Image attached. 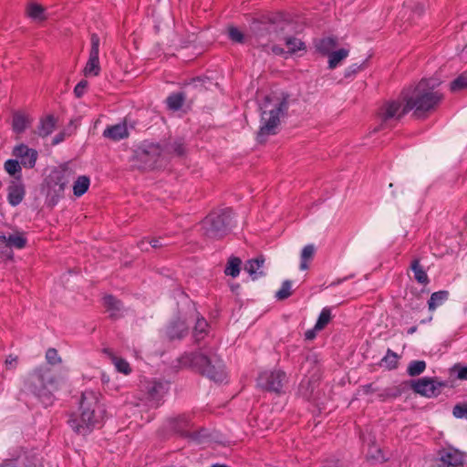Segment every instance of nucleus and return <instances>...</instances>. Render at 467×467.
<instances>
[{"mask_svg": "<svg viewBox=\"0 0 467 467\" xmlns=\"http://www.w3.org/2000/svg\"><path fill=\"white\" fill-rule=\"evenodd\" d=\"M440 84L438 78L421 79L412 89L403 92L407 109L413 110L417 116L434 109L442 99V94L437 89Z\"/></svg>", "mask_w": 467, "mask_h": 467, "instance_id": "obj_1", "label": "nucleus"}, {"mask_svg": "<svg viewBox=\"0 0 467 467\" xmlns=\"http://www.w3.org/2000/svg\"><path fill=\"white\" fill-rule=\"evenodd\" d=\"M430 467H466V455L455 449H442Z\"/></svg>", "mask_w": 467, "mask_h": 467, "instance_id": "obj_10", "label": "nucleus"}, {"mask_svg": "<svg viewBox=\"0 0 467 467\" xmlns=\"http://www.w3.org/2000/svg\"><path fill=\"white\" fill-rule=\"evenodd\" d=\"M337 46V42L335 37H325L320 39L316 47L320 53L328 57Z\"/></svg>", "mask_w": 467, "mask_h": 467, "instance_id": "obj_27", "label": "nucleus"}, {"mask_svg": "<svg viewBox=\"0 0 467 467\" xmlns=\"http://www.w3.org/2000/svg\"><path fill=\"white\" fill-rule=\"evenodd\" d=\"M426 368V362L423 360H412L409 363L407 373L410 377L419 376L424 372Z\"/></svg>", "mask_w": 467, "mask_h": 467, "instance_id": "obj_36", "label": "nucleus"}, {"mask_svg": "<svg viewBox=\"0 0 467 467\" xmlns=\"http://www.w3.org/2000/svg\"><path fill=\"white\" fill-rule=\"evenodd\" d=\"M72 179L73 174L68 169L55 170L49 174L47 181V195L52 204H56L63 197Z\"/></svg>", "mask_w": 467, "mask_h": 467, "instance_id": "obj_8", "label": "nucleus"}, {"mask_svg": "<svg viewBox=\"0 0 467 467\" xmlns=\"http://www.w3.org/2000/svg\"><path fill=\"white\" fill-rule=\"evenodd\" d=\"M8 255L12 254V249H22L26 244V238L21 232H15L6 235Z\"/></svg>", "mask_w": 467, "mask_h": 467, "instance_id": "obj_23", "label": "nucleus"}, {"mask_svg": "<svg viewBox=\"0 0 467 467\" xmlns=\"http://www.w3.org/2000/svg\"><path fill=\"white\" fill-rule=\"evenodd\" d=\"M446 385L445 381L438 380L436 378L424 377L411 381L410 387L415 393L431 399L438 397Z\"/></svg>", "mask_w": 467, "mask_h": 467, "instance_id": "obj_9", "label": "nucleus"}, {"mask_svg": "<svg viewBox=\"0 0 467 467\" xmlns=\"http://www.w3.org/2000/svg\"><path fill=\"white\" fill-rule=\"evenodd\" d=\"M148 244H150L153 248L162 246V244L161 243V241L159 239H152L150 241L142 240L140 242L139 246H140V250L147 251Z\"/></svg>", "mask_w": 467, "mask_h": 467, "instance_id": "obj_48", "label": "nucleus"}, {"mask_svg": "<svg viewBox=\"0 0 467 467\" xmlns=\"http://www.w3.org/2000/svg\"><path fill=\"white\" fill-rule=\"evenodd\" d=\"M104 352L108 355L118 372L124 375H129L131 372L130 365L126 359L118 357L110 349H105Z\"/></svg>", "mask_w": 467, "mask_h": 467, "instance_id": "obj_20", "label": "nucleus"}, {"mask_svg": "<svg viewBox=\"0 0 467 467\" xmlns=\"http://www.w3.org/2000/svg\"><path fill=\"white\" fill-rule=\"evenodd\" d=\"M331 319V311L329 308L325 307L319 314L318 319L315 325V329L321 330L323 329Z\"/></svg>", "mask_w": 467, "mask_h": 467, "instance_id": "obj_39", "label": "nucleus"}, {"mask_svg": "<svg viewBox=\"0 0 467 467\" xmlns=\"http://www.w3.org/2000/svg\"><path fill=\"white\" fill-rule=\"evenodd\" d=\"M25 187L20 181L13 182L8 187L7 200L12 206L18 205L24 199Z\"/></svg>", "mask_w": 467, "mask_h": 467, "instance_id": "obj_18", "label": "nucleus"}, {"mask_svg": "<svg viewBox=\"0 0 467 467\" xmlns=\"http://www.w3.org/2000/svg\"><path fill=\"white\" fill-rule=\"evenodd\" d=\"M416 329H417L416 327H411L410 328H409L408 334H413L416 331Z\"/></svg>", "mask_w": 467, "mask_h": 467, "instance_id": "obj_58", "label": "nucleus"}, {"mask_svg": "<svg viewBox=\"0 0 467 467\" xmlns=\"http://www.w3.org/2000/svg\"><path fill=\"white\" fill-rule=\"evenodd\" d=\"M360 67H361V66H358L357 64H353V65L349 66L345 70V77L349 78V77L353 76L360 69Z\"/></svg>", "mask_w": 467, "mask_h": 467, "instance_id": "obj_53", "label": "nucleus"}, {"mask_svg": "<svg viewBox=\"0 0 467 467\" xmlns=\"http://www.w3.org/2000/svg\"><path fill=\"white\" fill-rule=\"evenodd\" d=\"M285 380V374L283 371H265L259 375L257 384L266 390L279 392Z\"/></svg>", "mask_w": 467, "mask_h": 467, "instance_id": "obj_12", "label": "nucleus"}, {"mask_svg": "<svg viewBox=\"0 0 467 467\" xmlns=\"http://www.w3.org/2000/svg\"><path fill=\"white\" fill-rule=\"evenodd\" d=\"M59 389V381L47 367H39L30 372L24 382L25 391L36 397L45 406L54 400V393Z\"/></svg>", "mask_w": 467, "mask_h": 467, "instance_id": "obj_5", "label": "nucleus"}, {"mask_svg": "<svg viewBox=\"0 0 467 467\" xmlns=\"http://www.w3.org/2000/svg\"><path fill=\"white\" fill-rule=\"evenodd\" d=\"M211 467H229V466L226 464L214 463Z\"/></svg>", "mask_w": 467, "mask_h": 467, "instance_id": "obj_57", "label": "nucleus"}, {"mask_svg": "<svg viewBox=\"0 0 467 467\" xmlns=\"http://www.w3.org/2000/svg\"><path fill=\"white\" fill-rule=\"evenodd\" d=\"M280 40H284L287 48L288 52L293 54L296 51L305 50L306 46L305 43L302 42L300 39L295 38V37H282Z\"/></svg>", "mask_w": 467, "mask_h": 467, "instance_id": "obj_34", "label": "nucleus"}, {"mask_svg": "<svg viewBox=\"0 0 467 467\" xmlns=\"http://www.w3.org/2000/svg\"><path fill=\"white\" fill-rule=\"evenodd\" d=\"M233 211L224 208L210 213L202 222L205 235L211 238H219L226 234L231 225Z\"/></svg>", "mask_w": 467, "mask_h": 467, "instance_id": "obj_7", "label": "nucleus"}, {"mask_svg": "<svg viewBox=\"0 0 467 467\" xmlns=\"http://www.w3.org/2000/svg\"><path fill=\"white\" fill-rule=\"evenodd\" d=\"M173 152L177 155H182L184 152V148L182 143L181 142H175L173 145Z\"/></svg>", "mask_w": 467, "mask_h": 467, "instance_id": "obj_54", "label": "nucleus"}, {"mask_svg": "<svg viewBox=\"0 0 467 467\" xmlns=\"http://www.w3.org/2000/svg\"><path fill=\"white\" fill-rule=\"evenodd\" d=\"M25 14L33 23L36 24H41L48 17L47 9L36 2H29L26 5Z\"/></svg>", "mask_w": 467, "mask_h": 467, "instance_id": "obj_16", "label": "nucleus"}, {"mask_svg": "<svg viewBox=\"0 0 467 467\" xmlns=\"http://www.w3.org/2000/svg\"><path fill=\"white\" fill-rule=\"evenodd\" d=\"M21 166L17 160L13 159L7 160L4 164L5 171L18 180L21 177Z\"/></svg>", "mask_w": 467, "mask_h": 467, "instance_id": "obj_33", "label": "nucleus"}, {"mask_svg": "<svg viewBox=\"0 0 467 467\" xmlns=\"http://www.w3.org/2000/svg\"><path fill=\"white\" fill-rule=\"evenodd\" d=\"M410 269L412 270L414 274V278L418 283L421 285H427L429 283L428 275L422 268V266L420 265L419 259H414L412 261Z\"/></svg>", "mask_w": 467, "mask_h": 467, "instance_id": "obj_30", "label": "nucleus"}, {"mask_svg": "<svg viewBox=\"0 0 467 467\" xmlns=\"http://www.w3.org/2000/svg\"><path fill=\"white\" fill-rule=\"evenodd\" d=\"M316 253V247L314 244H306L301 251L300 254V270H306L308 268V263L313 259Z\"/></svg>", "mask_w": 467, "mask_h": 467, "instance_id": "obj_28", "label": "nucleus"}, {"mask_svg": "<svg viewBox=\"0 0 467 467\" xmlns=\"http://www.w3.org/2000/svg\"><path fill=\"white\" fill-rule=\"evenodd\" d=\"M317 329H315V327L313 329H309L306 332L305 334V337L306 339L308 340H311V339H314L316 337V331Z\"/></svg>", "mask_w": 467, "mask_h": 467, "instance_id": "obj_55", "label": "nucleus"}, {"mask_svg": "<svg viewBox=\"0 0 467 467\" xmlns=\"http://www.w3.org/2000/svg\"><path fill=\"white\" fill-rule=\"evenodd\" d=\"M103 302L111 317H118L121 314L122 304L112 296H106Z\"/></svg>", "mask_w": 467, "mask_h": 467, "instance_id": "obj_24", "label": "nucleus"}, {"mask_svg": "<svg viewBox=\"0 0 467 467\" xmlns=\"http://www.w3.org/2000/svg\"><path fill=\"white\" fill-rule=\"evenodd\" d=\"M63 140H64V134H62V133L57 134L53 139V144H55V145L58 144V143H60Z\"/></svg>", "mask_w": 467, "mask_h": 467, "instance_id": "obj_56", "label": "nucleus"}, {"mask_svg": "<svg viewBox=\"0 0 467 467\" xmlns=\"http://www.w3.org/2000/svg\"><path fill=\"white\" fill-rule=\"evenodd\" d=\"M148 398L151 406L158 407L163 396L169 390V383L166 381H151L148 387Z\"/></svg>", "mask_w": 467, "mask_h": 467, "instance_id": "obj_15", "label": "nucleus"}, {"mask_svg": "<svg viewBox=\"0 0 467 467\" xmlns=\"http://www.w3.org/2000/svg\"><path fill=\"white\" fill-rule=\"evenodd\" d=\"M264 264L265 260L261 257L249 260L244 265V271L249 274L253 280H256L265 275Z\"/></svg>", "mask_w": 467, "mask_h": 467, "instance_id": "obj_19", "label": "nucleus"}, {"mask_svg": "<svg viewBox=\"0 0 467 467\" xmlns=\"http://www.w3.org/2000/svg\"><path fill=\"white\" fill-rule=\"evenodd\" d=\"M452 92H459L467 88V70L459 75L450 85Z\"/></svg>", "mask_w": 467, "mask_h": 467, "instance_id": "obj_37", "label": "nucleus"}, {"mask_svg": "<svg viewBox=\"0 0 467 467\" xmlns=\"http://www.w3.org/2000/svg\"><path fill=\"white\" fill-rule=\"evenodd\" d=\"M129 136L127 125L125 123H118L107 127L103 131V137L114 141L123 140Z\"/></svg>", "mask_w": 467, "mask_h": 467, "instance_id": "obj_17", "label": "nucleus"}, {"mask_svg": "<svg viewBox=\"0 0 467 467\" xmlns=\"http://www.w3.org/2000/svg\"><path fill=\"white\" fill-rule=\"evenodd\" d=\"M409 111L410 109H407V102L402 106L400 101L391 100L384 104L379 114L381 120L387 122L400 119Z\"/></svg>", "mask_w": 467, "mask_h": 467, "instance_id": "obj_13", "label": "nucleus"}, {"mask_svg": "<svg viewBox=\"0 0 467 467\" xmlns=\"http://www.w3.org/2000/svg\"><path fill=\"white\" fill-rule=\"evenodd\" d=\"M183 102L184 97L182 93H173L166 99L167 106L171 110H178L181 109Z\"/></svg>", "mask_w": 467, "mask_h": 467, "instance_id": "obj_38", "label": "nucleus"}, {"mask_svg": "<svg viewBox=\"0 0 467 467\" xmlns=\"http://www.w3.org/2000/svg\"><path fill=\"white\" fill-rule=\"evenodd\" d=\"M104 412L99 403V394L94 390H86L82 393L79 416H72L68 423L75 432L87 435L102 421Z\"/></svg>", "mask_w": 467, "mask_h": 467, "instance_id": "obj_2", "label": "nucleus"}, {"mask_svg": "<svg viewBox=\"0 0 467 467\" xmlns=\"http://www.w3.org/2000/svg\"><path fill=\"white\" fill-rule=\"evenodd\" d=\"M32 119L22 112H16L13 115L12 128L16 133L24 132L31 124Z\"/></svg>", "mask_w": 467, "mask_h": 467, "instance_id": "obj_21", "label": "nucleus"}, {"mask_svg": "<svg viewBox=\"0 0 467 467\" xmlns=\"http://www.w3.org/2000/svg\"><path fill=\"white\" fill-rule=\"evenodd\" d=\"M88 87V81L87 80H81L79 81L75 88H74V94L76 95L77 98H80L83 96V94L85 93L86 91V88Z\"/></svg>", "mask_w": 467, "mask_h": 467, "instance_id": "obj_50", "label": "nucleus"}, {"mask_svg": "<svg viewBox=\"0 0 467 467\" xmlns=\"http://www.w3.org/2000/svg\"><path fill=\"white\" fill-rule=\"evenodd\" d=\"M382 362L389 368H395L398 365V355L390 349H388L386 356L382 358Z\"/></svg>", "mask_w": 467, "mask_h": 467, "instance_id": "obj_43", "label": "nucleus"}, {"mask_svg": "<svg viewBox=\"0 0 467 467\" xmlns=\"http://www.w3.org/2000/svg\"><path fill=\"white\" fill-rule=\"evenodd\" d=\"M13 155L26 169L34 168L38 157V153L36 150L25 144L16 146L13 150Z\"/></svg>", "mask_w": 467, "mask_h": 467, "instance_id": "obj_14", "label": "nucleus"}, {"mask_svg": "<svg viewBox=\"0 0 467 467\" xmlns=\"http://www.w3.org/2000/svg\"><path fill=\"white\" fill-rule=\"evenodd\" d=\"M0 254L8 255L6 235L0 232Z\"/></svg>", "mask_w": 467, "mask_h": 467, "instance_id": "obj_51", "label": "nucleus"}, {"mask_svg": "<svg viewBox=\"0 0 467 467\" xmlns=\"http://www.w3.org/2000/svg\"><path fill=\"white\" fill-rule=\"evenodd\" d=\"M449 296L447 291L441 290L433 293L428 301V306L431 311L435 310L438 306H441Z\"/></svg>", "mask_w": 467, "mask_h": 467, "instance_id": "obj_31", "label": "nucleus"}, {"mask_svg": "<svg viewBox=\"0 0 467 467\" xmlns=\"http://www.w3.org/2000/svg\"><path fill=\"white\" fill-rule=\"evenodd\" d=\"M99 45L100 39L97 34H92L90 36V50L88 62L83 68L85 77L99 76L101 70L99 63Z\"/></svg>", "mask_w": 467, "mask_h": 467, "instance_id": "obj_11", "label": "nucleus"}, {"mask_svg": "<svg viewBox=\"0 0 467 467\" xmlns=\"http://www.w3.org/2000/svg\"><path fill=\"white\" fill-rule=\"evenodd\" d=\"M349 54V49L348 48H339L337 50H334L329 56H328V67L330 69H333L338 66V64L348 57Z\"/></svg>", "mask_w": 467, "mask_h": 467, "instance_id": "obj_29", "label": "nucleus"}, {"mask_svg": "<svg viewBox=\"0 0 467 467\" xmlns=\"http://www.w3.org/2000/svg\"><path fill=\"white\" fill-rule=\"evenodd\" d=\"M90 185V180L88 176H78L73 182V193L76 197H80L87 192Z\"/></svg>", "mask_w": 467, "mask_h": 467, "instance_id": "obj_26", "label": "nucleus"}, {"mask_svg": "<svg viewBox=\"0 0 467 467\" xmlns=\"http://www.w3.org/2000/svg\"><path fill=\"white\" fill-rule=\"evenodd\" d=\"M208 323L204 318H198L194 327L193 335L196 340L202 338L206 333Z\"/></svg>", "mask_w": 467, "mask_h": 467, "instance_id": "obj_40", "label": "nucleus"}, {"mask_svg": "<svg viewBox=\"0 0 467 467\" xmlns=\"http://www.w3.org/2000/svg\"><path fill=\"white\" fill-rule=\"evenodd\" d=\"M142 154L149 156L147 161L150 162V166L154 164L157 161L158 156L161 154V149L158 144H149L146 145L145 148L142 149Z\"/></svg>", "mask_w": 467, "mask_h": 467, "instance_id": "obj_32", "label": "nucleus"}, {"mask_svg": "<svg viewBox=\"0 0 467 467\" xmlns=\"http://www.w3.org/2000/svg\"><path fill=\"white\" fill-rule=\"evenodd\" d=\"M187 326L184 321L178 319L167 328V336L170 339H180L187 334Z\"/></svg>", "mask_w": 467, "mask_h": 467, "instance_id": "obj_22", "label": "nucleus"}, {"mask_svg": "<svg viewBox=\"0 0 467 467\" xmlns=\"http://www.w3.org/2000/svg\"><path fill=\"white\" fill-rule=\"evenodd\" d=\"M240 266L241 260L237 257H232L227 263V265L224 269V273L226 275L236 277L240 273Z\"/></svg>", "mask_w": 467, "mask_h": 467, "instance_id": "obj_35", "label": "nucleus"}, {"mask_svg": "<svg viewBox=\"0 0 467 467\" xmlns=\"http://www.w3.org/2000/svg\"><path fill=\"white\" fill-rule=\"evenodd\" d=\"M190 425V417L187 415H181L175 419L174 430L178 432L183 433L185 431V429Z\"/></svg>", "mask_w": 467, "mask_h": 467, "instance_id": "obj_41", "label": "nucleus"}, {"mask_svg": "<svg viewBox=\"0 0 467 467\" xmlns=\"http://www.w3.org/2000/svg\"><path fill=\"white\" fill-rule=\"evenodd\" d=\"M452 415L457 419H467V404H457L453 407Z\"/></svg>", "mask_w": 467, "mask_h": 467, "instance_id": "obj_45", "label": "nucleus"}, {"mask_svg": "<svg viewBox=\"0 0 467 467\" xmlns=\"http://www.w3.org/2000/svg\"><path fill=\"white\" fill-rule=\"evenodd\" d=\"M292 284L290 281L285 280L283 282L281 288L276 291L275 297L278 300H284L291 295Z\"/></svg>", "mask_w": 467, "mask_h": 467, "instance_id": "obj_42", "label": "nucleus"}, {"mask_svg": "<svg viewBox=\"0 0 467 467\" xmlns=\"http://www.w3.org/2000/svg\"><path fill=\"white\" fill-rule=\"evenodd\" d=\"M178 362L181 367L199 371L215 382H223L226 378L223 360L203 348L185 352L179 358Z\"/></svg>", "mask_w": 467, "mask_h": 467, "instance_id": "obj_3", "label": "nucleus"}, {"mask_svg": "<svg viewBox=\"0 0 467 467\" xmlns=\"http://www.w3.org/2000/svg\"><path fill=\"white\" fill-rule=\"evenodd\" d=\"M47 362L50 365H57L61 362L57 350L56 348H48L46 352Z\"/></svg>", "mask_w": 467, "mask_h": 467, "instance_id": "obj_44", "label": "nucleus"}, {"mask_svg": "<svg viewBox=\"0 0 467 467\" xmlns=\"http://www.w3.org/2000/svg\"><path fill=\"white\" fill-rule=\"evenodd\" d=\"M278 26L269 22H254L252 26L253 36H250V43L265 51H272L275 55L285 53L284 49L273 43L281 39V35L277 30Z\"/></svg>", "mask_w": 467, "mask_h": 467, "instance_id": "obj_6", "label": "nucleus"}, {"mask_svg": "<svg viewBox=\"0 0 467 467\" xmlns=\"http://www.w3.org/2000/svg\"><path fill=\"white\" fill-rule=\"evenodd\" d=\"M368 457L377 460V461H384V457L381 453L380 449L374 447L372 448L371 451L368 452Z\"/></svg>", "mask_w": 467, "mask_h": 467, "instance_id": "obj_52", "label": "nucleus"}, {"mask_svg": "<svg viewBox=\"0 0 467 467\" xmlns=\"http://www.w3.org/2000/svg\"><path fill=\"white\" fill-rule=\"evenodd\" d=\"M260 109L261 119L257 140L262 143L268 136L276 133L280 119L288 109V97L284 94L265 97Z\"/></svg>", "mask_w": 467, "mask_h": 467, "instance_id": "obj_4", "label": "nucleus"}, {"mask_svg": "<svg viewBox=\"0 0 467 467\" xmlns=\"http://www.w3.org/2000/svg\"><path fill=\"white\" fill-rule=\"evenodd\" d=\"M452 370L457 372V378L461 380L467 379V366H462L461 364H455L452 368Z\"/></svg>", "mask_w": 467, "mask_h": 467, "instance_id": "obj_49", "label": "nucleus"}, {"mask_svg": "<svg viewBox=\"0 0 467 467\" xmlns=\"http://www.w3.org/2000/svg\"><path fill=\"white\" fill-rule=\"evenodd\" d=\"M56 127V119L53 116L48 115L40 119L39 126L37 128V134L41 137H47L50 135Z\"/></svg>", "mask_w": 467, "mask_h": 467, "instance_id": "obj_25", "label": "nucleus"}, {"mask_svg": "<svg viewBox=\"0 0 467 467\" xmlns=\"http://www.w3.org/2000/svg\"><path fill=\"white\" fill-rule=\"evenodd\" d=\"M12 362H16V358H7L6 363L12 364Z\"/></svg>", "mask_w": 467, "mask_h": 467, "instance_id": "obj_59", "label": "nucleus"}, {"mask_svg": "<svg viewBox=\"0 0 467 467\" xmlns=\"http://www.w3.org/2000/svg\"><path fill=\"white\" fill-rule=\"evenodd\" d=\"M229 37L236 43H243L244 41V36L236 27L229 28Z\"/></svg>", "mask_w": 467, "mask_h": 467, "instance_id": "obj_47", "label": "nucleus"}, {"mask_svg": "<svg viewBox=\"0 0 467 467\" xmlns=\"http://www.w3.org/2000/svg\"><path fill=\"white\" fill-rule=\"evenodd\" d=\"M192 438L198 443H205L210 441V434H208V432L205 430H202L198 432L192 433Z\"/></svg>", "mask_w": 467, "mask_h": 467, "instance_id": "obj_46", "label": "nucleus"}]
</instances>
